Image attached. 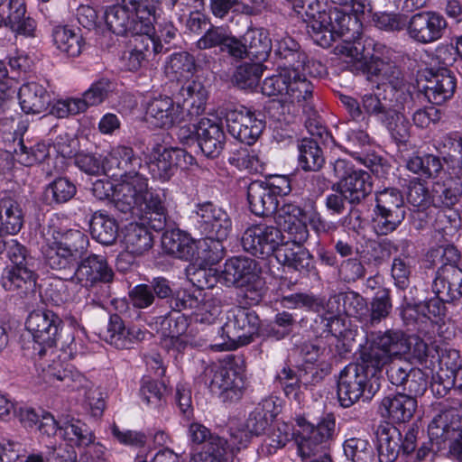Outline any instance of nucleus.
Masks as SVG:
<instances>
[{"mask_svg":"<svg viewBox=\"0 0 462 462\" xmlns=\"http://www.w3.org/2000/svg\"><path fill=\"white\" fill-rule=\"evenodd\" d=\"M382 370L366 362L360 354L357 362L350 363L340 372L337 380V398L344 408L359 400L369 401L379 391Z\"/></svg>","mask_w":462,"mask_h":462,"instance_id":"obj_1","label":"nucleus"},{"mask_svg":"<svg viewBox=\"0 0 462 462\" xmlns=\"http://www.w3.org/2000/svg\"><path fill=\"white\" fill-rule=\"evenodd\" d=\"M376 46L374 39L359 36L354 41L346 40L345 44L337 47V50L349 59L346 62L351 71L365 75L367 80L375 81L377 84L384 81L393 84V79H398L400 72L374 55Z\"/></svg>","mask_w":462,"mask_h":462,"instance_id":"obj_2","label":"nucleus"},{"mask_svg":"<svg viewBox=\"0 0 462 462\" xmlns=\"http://www.w3.org/2000/svg\"><path fill=\"white\" fill-rule=\"evenodd\" d=\"M129 299L137 309H147L152 305L158 307L161 302H165L176 312L197 308L199 303L196 296L187 291H176L174 282L161 275L135 285L129 291Z\"/></svg>","mask_w":462,"mask_h":462,"instance_id":"obj_3","label":"nucleus"},{"mask_svg":"<svg viewBox=\"0 0 462 462\" xmlns=\"http://www.w3.org/2000/svg\"><path fill=\"white\" fill-rule=\"evenodd\" d=\"M347 11L335 7L312 14L307 27L308 33L314 42L322 48H328L337 38H343V45L346 40L354 41L359 36H364L358 32H351V23L357 27L359 25L356 18L352 17Z\"/></svg>","mask_w":462,"mask_h":462,"instance_id":"obj_4","label":"nucleus"},{"mask_svg":"<svg viewBox=\"0 0 462 462\" xmlns=\"http://www.w3.org/2000/svg\"><path fill=\"white\" fill-rule=\"evenodd\" d=\"M307 74L313 75L310 66L298 70H291L290 84L286 92V100L291 103H298L302 106L307 118L305 127L310 135L319 137L321 142L331 139V134L324 125L323 120L318 115L312 105L313 85L307 79Z\"/></svg>","mask_w":462,"mask_h":462,"instance_id":"obj_5","label":"nucleus"},{"mask_svg":"<svg viewBox=\"0 0 462 462\" xmlns=\"http://www.w3.org/2000/svg\"><path fill=\"white\" fill-rule=\"evenodd\" d=\"M260 319L255 311L236 307L228 312L226 321L217 331L222 350H233L253 342L258 335Z\"/></svg>","mask_w":462,"mask_h":462,"instance_id":"obj_6","label":"nucleus"},{"mask_svg":"<svg viewBox=\"0 0 462 462\" xmlns=\"http://www.w3.org/2000/svg\"><path fill=\"white\" fill-rule=\"evenodd\" d=\"M115 273L105 256L89 254L79 260L73 282L94 292L98 300L111 297Z\"/></svg>","mask_w":462,"mask_h":462,"instance_id":"obj_7","label":"nucleus"},{"mask_svg":"<svg viewBox=\"0 0 462 462\" xmlns=\"http://www.w3.org/2000/svg\"><path fill=\"white\" fill-rule=\"evenodd\" d=\"M436 413L428 426V435L438 448L448 442L451 456L462 461V427L457 409L439 403Z\"/></svg>","mask_w":462,"mask_h":462,"instance_id":"obj_8","label":"nucleus"},{"mask_svg":"<svg viewBox=\"0 0 462 462\" xmlns=\"http://www.w3.org/2000/svg\"><path fill=\"white\" fill-rule=\"evenodd\" d=\"M405 217L406 206L400 189L387 188L376 192L372 223L377 236H387L394 232Z\"/></svg>","mask_w":462,"mask_h":462,"instance_id":"obj_9","label":"nucleus"},{"mask_svg":"<svg viewBox=\"0 0 462 462\" xmlns=\"http://www.w3.org/2000/svg\"><path fill=\"white\" fill-rule=\"evenodd\" d=\"M339 99L350 120L365 126L369 125L371 118L382 125L400 106L380 93L365 94L360 101L346 95H341Z\"/></svg>","mask_w":462,"mask_h":462,"instance_id":"obj_10","label":"nucleus"},{"mask_svg":"<svg viewBox=\"0 0 462 462\" xmlns=\"http://www.w3.org/2000/svg\"><path fill=\"white\" fill-rule=\"evenodd\" d=\"M298 425L300 428L297 439L298 452L302 460L328 449L336 428V420L332 414H327L317 424L302 418L299 420Z\"/></svg>","mask_w":462,"mask_h":462,"instance_id":"obj_11","label":"nucleus"},{"mask_svg":"<svg viewBox=\"0 0 462 462\" xmlns=\"http://www.w3.org/2000/svg\"><path fill=\"white\" fill-rule=\"evenodd\" d=\"M333 171L339 180L333 184L332 190L344 192L349 204L358 205L371 194L373 182L370 174L355 168L349 161L337 159L333 163Z\"/></svg>","mask_w":462,"mask_h":462,"instance_id":"obj_12","label":"nucleus"},{"mask_svg":"<svg viewBox=\"0 0 462 462\" xmlns=\"http://www.w3.org/2000/svg\"><path fill=\"white\" fill-rule=\"evenodd\" d=\"M419 432V428L412 425L402 436L401 430L392 424L380 425L376 430L379 462H394L401 454L413 452Z\"/></svg>","mask_w":462,"mask_h":462,"instance_id":"obj_13","label":"nucleus"},{"mask_svg":"<svg viewBox=\"0 0 462 462\" xmlns=\"http://www.w3.org/2000/svg\"><path fill=\"white\" fill-rule=\"evenodd\" d=\"M203 379L210 392L217 394L223 402H234L243 396L245 388L243 376L232 366L217 364L207 366L203 373Z\"/></svg>","mask_w":462,"mask_h":462,"instance_id":"obj_14","label":"nucleus"},{"mask_svg":"<svg viewBox=\"0 0 462 462\" xmlns=\"http://www.w3.org/2000/svg\"><path fill=\"white\" fill-rule=\"evenodd\" d=\"M410 350V344L405 334L401 330L388 329L377 333L368 347L361 351L366 362L373 363L381 370L393 356L405 354Z\"/></svg>","mask_w":462,"mask_h":462,"instance_id":"obj_15","label":"nucleus"},{"mask_svg":"<svg viewBox=\"0 0 462 462\" xmlns=\"http://www.w3.org/2000/svg\"><path fill=\"white\" fill-rule=\"evenodd\" d=\"M225 119L229 134L247 145L254 144L265 128L262 115L244 106L226 107Z\"/></svg>","mask_w":462,"mask_h":462,"instance_id":"obj_16","label":"nucleus"},{"mask_svg":"<svg viewBox=\"0 0 462 462\" xmlns=\"http://www.w3.org/2000/svg\"><path fill=\"white\" fill-rule=\"evenodd\" d=\"M448 26L447 19L439 12L422 10L409 16L406 36L417 44L428 45L442 39Z\"/></svg>","mask_w":462,"mask_h":462,"instance_id":"obj_17","label":"nucleus"},{"mask_svg":"<svg viewBox=\"0 0 462 462\" xmlns=\"http://www.w3.org/2000/svg\"><path fill=\"white\" fill-rule=\"evenodd\" d=\"M283 238L282 232L277 226L258 223L245 230L241 237V245L253 256L264 259L276 254Z\"/></svg>","mask_w":462,"mask_h":462,"instance_id":"obj_18","label":"nucleus"},{"mask_svg":"<svg viewBox=\"0 0 462 462\" xmlns=\"http://www.w3.org/2000/svg\"><path fill=\"white\" fill-rule=\"evenodd\" d=\"M195 213L200 232L221 245L220 243L228 237L232 230L228 214L210 201L198 204Z\"/></svg>","mask_w":462,"mask_h":462,"instance_id":"obj_19","label":"nucleus"},{"mask_svg":"<svg viewBox=\"0 0 462 462\" xmlns=\"http://www.w3.org/2000/svg\"><path fill=\"white\" fill-rule=\"evenodd\" d=\"M25 327L35 342L44 347H52L60 337L63 321L51 310L37 309L29 313Z\"/></svg>","mask_w":462,"mask_h":462,"instance_id":"obj_20","label":"nucleus"},{"mask_svg":"<svg viewBox=\"0 0 462 462\" xmlns=\"http://www.w3.org/2000/svg\"><path fill=\"white\" fill-rule=\"evenodd\" d=\"M386 365L387 378L392 384L414 395H422L427 390L428 376L420 368L402 359H391Z\"/></svg>","mask_w":462,"mask_h":462,"instance_id":"obj_21","label":"nucleus"},{"mask_svg":"<svg viewBox=\"0 0 462 462\" xmlns=\"http://www.w3.org/2000/svg\"><path fill=\"white\" fill-rule=\"evenodd\" d=\"M456 87L457 79L451 70L446 68L430 70L425 75V83H418V96L422 94L430 103L440 106L453 97Z\"/></svg>","mask_w":462,"mask_h":462,"instance_id":"obj_22","label":"nucleus"},{"mask_svg":"<svg viewBox=\"0 0 462 462\" xmlns=\"http://www.w3.org/2000/svg\"><path fill=\"white\" fill-rule=\"evenodd\" d=\"M142 159L132 147L118 145L105 158V174L116 180H133L139 173Z\"/></svg>","mask_w":462,"mask_h":462,"instance_id":"obj_23","label":"nucleus"},{"mask_svg":"<svg viewBox=\"0 0 462 462\" xmlns=\"http://www.w3.org/2000/svg\"><path fill=\"white\" fill-rule=\"evenodd\" d=\"M273 49L275 62L279 69L298 70L310 65L307 54L299 42L289 35L274 39ZM311 65L324 69L320 62L311 61Z\"/></svg>","mask_w":462,"mask_h":462,"instance_id":"obj_24","label":"nucleus"},{"mask_svg":"<svg viewBox=\"0 0 462 462\" xmlns=\"http://www.w3.org/2000/svg\"><path fill=\"white\" fill-rule=\"evenodd\" d=\"M189 438L192 444L202 445V451L193 456V462H224L223 438L211 433L210 430L200 423H191L189 427Z\"/></svg>","mask_w":462,"mask_h":462,"instance_id":"obj_25","label":"nucleus"},{"mask_svg":"<svg viewBox=\"0 0 462 462\" xmlns=\"http://www.w3.org/2000/svg\"><path fill=\"white\" fill-rule=\"evenodd\" d=\"M151 163L150 170L154 178L169 180L178 169H187L194 162V157L183 149L159 147L157 156Z\"/></svg>","mask_w":462,"mask_h":462,"instance_id":"obj_26","label":"nucleus"},{"mask_svg":"<svg viewBox=\"0 0 462 462\" xmlns=\"http://www.w3.org/2000/svg\"><path fill=\"white\" fill-rule=\"evenodd\" d=\"M184 116V109L180 104L167 96L152 99L145 111V121L157 128H171L180 124Z\"/></svg>","mask_w":462,"mask_h":462,"instance_id":"obj_27","label":"nucleus"},{"mask_svg":"<svg viewBox=\"0 0 462 462\" xmlns=\"http://www.w3.org/2000/svg\"><path fill=\"white\" fill-rule=\"evenodd\" d=\"M114 191L112 202L116 210L124 214H139L142 193L147 191V179L137 176L133 180H124Z\"/></svg>","mask_w":462,"mask_h":462,"instance_id":"obj_28","label":"nucleus"},{"mask_svg":"<svg viewBox=\"0 0 462 462\" xmlns=\"http://www.w3.org/2000/svg\"><path fill=\"white\" fill-rule=\"evenodd\" d=\"M197 139L201 152L207 158L215 159L222 152L226 136L220 123L202 118L199 122Z\"/></svg>","mask_w":462,"mask_h":462,"instance_id":"obj_29","label":"nucleus"},{"mask_svg":"<svg viewBox=\"0 0 462 462\" xmlns=\"http://www.w3.org/2000/svg\"><path fill=\"white\" fill-rule=\"evenodd\" d=\"M274 256L283 267L297 272L302 276H308L315 269L310 253L305 247L291 242L282 241Z\"/></svg>","mask_w":462,"mask_h":462,"instance_id":"obj_30","label":"nucleus"},{"mask_svg":"<svg viewBox=\"0 0 462 462\" xmlns=\"http://www.w3.org/2000/svg\"><path fill=\"white\" fill-rule=\"evenodd\" d=\"M431 289L448 303L459 300L462 298V269L452 266L437 269Z\"/></svg>","mask_w":462,"mask_h":462,"instance_id":"obj_31","label":"nucleus"},{"mask_svg":"<svg viewBox=\"0 0 462 462\" xmlns=\"http://www.w3.org/2000/svg\"><path fill=\"white\" fill-rule=\"evenodd\" d=\"M162 247L165 254L183 261H192L198 255L196 241L179 228L167 229L163 232Z\"/></svg>","mask_w":462,"mask_h":462,"instance_id":"obj_32","label":"nucleus"},{"mask_svg":"<svg viewBox=\"0 0 462 462\" xmlns=\"http://www.w3.org/2000/svg\"><path fill=\"white\" fill-rule=\"evenodd\" d=\"M260 273L255 260L242 256L232 257L226 262L224 270L219 273V280L228 287H237L245 285Z\"/></svg>","mask_w":462,"mask_h":462,"instance_id":"obj_33","label":"nucleus"},{"mask_svg":"<svg viewBox=\"0 0 462 462\" xmlns=\"http://www.w3.org/2000/svg\"><path fill=\"white\" fill-rule=\"evenodd\" d=\"M396 102H402V105L396 108L382 125L386 128L391 137L397 143H405L410 137V123L404 116L402 110L406 109L410 112L413 108V96L410 92H396Z\"/></svg>","mask_w":462,"mask_h":462,"instance_id":"obj_34","label":"nucleus"},{"mask_svg":"<svg viewBox=\"0 0 462 462\" xmlns=\"http://www.w3.org/2000/svg\"><path fill=\"white\" fill-rule=\"evenodd\" d=\"M38 279V273L4 268L0 277V284L5 291L24 299L34 295Z\"/></svg>","mask_w":462,"mask_h":462,"instance_id":"obj_35","label":"nucleus"},{"mask_svg":"<svg viewBox=\"0 0 462 462\" xmlns=\"http://www.w3.org/2000/svg\"><path fill=\"white\" fill-rule=\"evenodd\" d=\"M24 213L16 196L8 190H0V231L17 234L23 226Z\"/></svg>","mask_w":462,"mask_h":462,"instance_id":"obj_36","label":"nucleus"},{"mask_svg":"<svg viewBox=\"0 0 462 462\" xmlns=\"http://www.w3.org/2000/svg\"><path fill=\"white\" fill-rule=\"evenodd\" d=\"M417 395L410 393H398L385 396L381 402V409L394 422L404 423L414 415L418 402Z\"/></svg>","mask_w":462,"mask_h":462,"instance_id":"obj_37","label":"nucleus"},{"mask_svg":"<svg viewBox=\"0 0 462 462\" xmlns=\"http://www.w3.org/2000/svg\"><path fill=\"white\" fill-rule=\"evenodd\" d=\"M18 97L21 109L28 115L43 113L51 104V95L46 87L34 81L23 84Z\"/></svg>","mask_w":462,"mask_h":462,"instance_id":"obj_38","label":"nucleus"},{"mask_svg":"<svg viewBox=\"0 0 462 462\" xmlns=\"http://www.w3.org/2000/svg\"><path fill=\"white\" fill-rule=\"evenodd\" d=\"M104 19L108 30L116 35L124 36L131 33L135 36L147 32L122 3L107 7Z\"/></svg>","mask_w":462,"mask_h":462,"instance_id":"obj_39","label":"nucleus"},{"mask_svg":"<svg viewBox=\"0 0 462 462\" xmlns=\"http://www.w3.org/2000/svg\"><path fill=\"white\" fill-rule=\"evenodd\" d=\"M43 254L46 265L54 271L57 276L73 282L79 259L68 252H63L62 248L52 242L47 245Z\"/></svg>","mask_w":462,"mask_h":462,"instance_id":"obj_40","label":"nucleus"},{"mask_svg":"<svg viewBox=\"0 0 462 462\" xmlns=\"http://www.w3.org/2000/svg\"><path fill=\"white\" fill-rule=\"evenodd\" d=\"M147 32L134 36L127 48L123 51L120 61L124 69L135 72L151 58L156 57L150 46Z\"/></svg>","mask_w":462,"mask_h":462,"instance_id":"obj_41","label":"nucleus"},{"mask_svg":"<svg viewBox=\"0 0 462 462\" xmlns=\"http://www.w3.org/2000/svg\"><path fill=\"white\" fill-rule=\"evenodd\" d=\"M247 201L250 211L258 217L272 216L279 206V199L263 185V180H254L248 185Z\"/></svg>","mask_w":462,"mask_h":462,"instance_id":"obj_42","label":"nucleus"},{"mask_svg":"<svg viewBox=\"0 0 462 462\" xmlns=\"http://www.w3.org/2000/svg\"><path fill=\"white\" fill-rule=\"evenodd\" d=\"M333 142V137L327 142L314 135L303 138L298 143V164L304 171H319L325 164V156L320 144L328 145Z\"/></svg>","mask_w":462,"mask_h":462,"instance_id":"obj_43","label":"nucleus"},{"mask_svg":"<svg viewBox=\"0 0 462 462\" xmlns=\"http://www.w3.org/2000/svg\"><path fill=\"white\" fill-rule=\"evenodd\" d=\"M60 438L68 442L70 446L69 449L74 452L73 446L82 447L83 445L91 444L95 440L92 430L85 422L69 417L62 419Z\"/></svg>","mask_w":462,"mask_h":462,"instance_id":"obj_44","label":"nucleus"},{"mask_svg":"<svg viewBox=\"0 0 462 462\" xmlns=\"http://www.w3.org/2000/svg\"><path fill=\"white\" fill-rule=\"evenodd\" d=\"M77 194L75 183L67 177H57L43 190L42 202L56 207L71 200Z\"/></svg>","mask_w":462,"mask_h":462,"instance_id":"obj_45","label":"nucleus"},{"mask_svg":"<svg viewBox=\"0 0 462 462\" xmlns=\"http://www.w3.org/2000/svg\"><path fill=\"white\" fill-rule=\"evenodd\" d=\"M405 167L411 172L424 179L436 178L443 170V164L439 156L420 152L405 160Z\"/></svg>","mask_w":462,"mask_h":462,"instance_id":"obj_46","label":"nucleus"},{"mask_svg":"<svg viewBox=\"0 0 462 462\" xmlns=\"http://www.w3.org/2000/svg\"><path fill=\"white\" fill-rule=\"evenodd\" d=\"M125 249L133 255H142L152 246V236L148 227L141 223H130L124 235Z\"/></svg>","mask_w":462,"mask_h":462,"instance_id":"obj_47","label":"nucleus"},{"mask_svg":"<svg viewBox=\"0 0 462 462\" xmlns=\"http://www.w3.org/2000/svg\"><path fill=\"white\" fill-rule=\"evenodd\" d=\"M152 30H153V33L150 34L151 32H147V36L152 43V45L150 44L152 51L156 56L166 53L177 46L175 42L179 38V32L171 22L159 23L156 28L152 25Z\"/></svg>","mask_w":462,"mask_h":462,"instance_id":"obj_48","label":"nucleus"},{"mask_svg":"<svg viewBox=\"0 0 462 462\" xmlns=\"http://www.w3.org/2000/svg\"><path fill=\"white\" fill-rule=\"evenodd\" d=\"M183 105L189 107V114L199 116L205 110L208 90L199 80L188 81L181 86L178 93Z\"/></svg>","mask_w":462,"mask_h":462,"instance_id":"obj_49","label":"nucleus"},{"mask_svg":"<svg viewBox=\"0 0 462 462\" xmlns=\"http://www.w3.org/2000/svg\"><path fill=\"white\" fill-rule=\"evenodd\" d=\"M246 57L257 62L265 60L273 49L267 32L263 29H249L244 35Z\"/></svg>","mask_w":462,"mask_h":462,"instance_id":"obj_50","label":"nucleus"},{"mask_svg":"<svg viewBox=\"0 0 462 462\" xmlns=\"http://www.w3.org/2000/svg\"><path fill=\"white\" fill-rule=\"evenodd\" d=\"M89 230L95 240L106 245H113L118 236V226L116 220L101 212L93 214L89 222Z\"/></svg>","mask_w":462,"mask_h":462,"instance_id":"obj_51","label":"nucleus"},{"mask_svg":"<svg viewBox=\"0 0 462 462\" xmlns=\"http://www.w3.org/2000/svg\"><path fill=\"white\" fill-rule=\"evenodd\" d=\"M55 245L77 257L82 259L88 254L89 240L86 234L78 229H69L54 236Z\"/></svg>","mask_w":462,"mask_h":462,"instance_id":"obj_52","label":"nucleus"},{"mask_svg":"<svg viewBox=\"0 0 462 462\" xmlns=\"http://www.w3.org/2000/svg\"><path fill=\"white\" fill-rule=\"evenodd\" d=\"M9 263L5 268L18 271L37 273V260L32 255L30 250L17 239H9L8 257Z\"/></svg>","mask_w":462,"mask_h":462,"instance_id":"obj_53","label":"nucleus"},{"mask_svg":"<svg viewBox=\"0 0 462 462\" xmlns=\"http://www.w3.org/2000/svg\"><path fill=\"white\" fill-rule=\"evenodd\" d=\"M371 23L378 30L391 33L405 32L407 34L409 15L400 12H371Z\"/></svg>","mask_w":462,"mask_h":462,"instance_id":"obj_54","label":"nucleus"},{"mask_svg":"<svg viewBox=\"0 0 462 462\" xmlns=\"http://www.w3.org/2000/svg\"><path fill=\"white\" fill-rule=\"evenodd\" d=\"M53 42L61 52L69 57L79 56L83 48V38L68 26H57L52 31Z\"/></svg>","mask_w":462,"mask_h":462,"instance_id":"obj_55","label":"nucleus"},{"mask_svg":"<svg viewBox=\"0 0 462 462\" xmlns=\"http://www.w3.org/2000/svg\"><path fill=\"white\" fill-rule=\"evenodd\" d=\"M121 3L144 31L152 32L158 5L156 0H121Z\"/></svg>","mask_w":462,"mask_h":462,"instance_id":"obj_56","label":"nucleus"},{"mask_svg":"<svg viewBox=\"0 0 462 462\" xmlns=\"http://www.w3.org/2000/svg\"><path fill=\"white\" fill-rule=\"evenodd\" d=\"M196 70L194 57L187 51L172 53L166 62L165 71L168 76L180 80L193 75Z\"/></svg>","mask_w":462,"mask_h":462,"instance_id":"obj_57","label":"nucleus"},{"mask_svg":"<svg viewBox=\"0 0 462 462\" xmlns=\"http://www.w3.org/2000/svg\"><path fill=\"white\" fill-rule=\"evenodd\" d=\"M461 196V189L452 180L434 182L431 189L432 206L441 208H451Z\"/></svg>","mask_w":462,"mask_h":462,"instance_id":"obj_58","label":"nucleus"},{"mask_svg":"<svg viewBox=\"0 0 462 462\" xmlns=\"http://www.w3.org/2000/svg\"><path fill=\"white\" fill-rule=\"evenodd\" d=\"M114 84L107 78H101L93 82L91 86L83 93L79 103L81 109L85 112L89 106H95L102 104L113 91Z\"/></svg>","mask_w":462,"mask_h":462,"instance_id":"obj_59","label":"nucleus"},{"mask_svg":"<svg viewBox=\"0 0 462 462\" xmlns=\"http://www.w3.org/2000/svg\"><path fill=\"white\" fill-rule=\"evenodd\" d=\"M273 403L269 401L258 404L253 411L250 412L246 421L245 428L254 436H258L265 431L274 419V413L271 411Z\"/></svg>","mask_w":462,"mask_h":462,"instance_id":"obj_60","label":"nucleus"},{"mask_svg":"<svg viewBox=\"0 0 462 462\" xmlns=\"http://www.w3.org/2000/svg\"><path fill=\"white\" fill-rule=\"evenodd\" d=\"M344 454L352 462H374L373 446L363 438H349L343 444Z\"/></svg>","mask_w":462,"mask_h":462,"instance_id":"obj_61","label":"nucleus"},{"mask_svg":"<svg viewBox=\"0 0 462 462\" xmlns=\"http://www.w3.org/2000/svg\"><path fill=\"white\" fill-rule=\"evenodd\" d=\"M227 162L239 171L258 172L263 170L258 152L247 147H239L230 152Z\"/></svg>","mask_w":462,"mask_h":462,"instance_id":"obj_62","label":"nucleus"},{"mask_svg":"<svg viewBox=\"0 0 462 462\" xmlns=\"http://www.w3.org/2000/svg\"><path fill=\"white\" fill-rule=\"evenodd\" d=\"M291 436V428L289 424L276 422L261 445V452L266 455L274 454L279 448L285 447Z\"/></svg>","mask_w":462,"mask_h":462,"instance_id":"obj_63","label":"nucleus"},{"mask_svg":"<svg viewBox=\"0 0 462 462\" xmlns=\"http://www.w3.org/2000/svg\"><path fill=\"white\" fill-rule=\"evenodd\" d=\"M263 65L260 62H245L239 65L233 75V82L242 89L255 88L263 74Z\"/></svg>","mask_w":462,"mask_h":462,"instance_id":"obj_64","label":"nucleus"}]
</instances>
